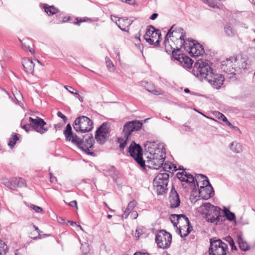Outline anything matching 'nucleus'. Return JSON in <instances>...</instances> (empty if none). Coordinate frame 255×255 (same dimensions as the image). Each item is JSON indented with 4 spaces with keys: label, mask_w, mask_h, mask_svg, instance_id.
I'll return each mask as SVG.
<instances>
[{
    "label": "nucleus",
    "mask_w": 255,
    "mask_h": 255,
    "mask_svg": "<svg viewBox=\"0 0 255 255\" xmlns=\"http://www.w3.org/2000/svg\"><path fill=\"white\" fill-rule=\"evenodd\" d=\"M136 205V202L135 200H133L128 204V206L126 209V210L124 211L123 214L122 216V217L123 219L124 218H127V217L128 216V214L130 213L129 211H132Z\"/></svg>",
    "instance_id": "nucleus-28"
},
{
    "label": "nucleus",
    "mask_w": 255,
    "mask_h": 255,
    "mask_svg": "<svg viewBox=\"0 0 255 255\" xmlns=\"http://www.w3.org/2000/svg\"><path fill=\"white\" fill-rule=\"evenodd\" d=\"M197 192L198 197L200 199L207 200L214 195V190L212 186H197Z\"/></svg>",
    "instance_id": "nucleus-12"
},
{
    "label": "nucleus",
    "mask_w": 255,
    "mask_h": 255,
    "mask_svg": "<svg viewBox=\"0 0 255 255\" xmlns=\"http://www.w3.org/2000/svg\"><path fill=\"white\" fill-rule=\"evenodd\" d=\"M153 184L154 189L156 190L157 195H163L167 193L168 185H164V183Z\"/></svg>",
    "instance_id": "nucleus-22"
},
{
    "label": "nucleus",
    "mask_w": 255,
    "mask_h": 255,
    "mask_svg": "<svg viewBox=\"0 0 255 255\" xmlns=\"http://www.w3.org/2000/svg\"><path fill=\"white\" fill-rule=\"evenodd\" d=\"M21 127L27 133L29 132V131L31 130L30 128H31L30 125H29V123L28 124H25L23 126H21Z\"/></svg>",
    "instance_id": "nucleus-58"
},
{
    "label": "nucleus",
    "mask_w": 255,
    "mask_h": 255,
    "mask_svg": "<svg viewBox=\"0 0 255 255\" xmlns=\"http://www.w3.org/2000/svg\"><path fill=\"white\" fill-rule=\"evenodd\" d=\"M230 149L235 153H240L242 149V145L240 143H236L235 144L234 142L230 144Z\"/></svg>",
    "instance_id": "nucleus-34"
},
{
    "label": "nucleus",
    "mask_w": 255,
    "mask_h": 255,
    "mask_svg": "<svg viewBox=\"0 0 255 255\" xmlns=\"http://www.w3.org/2000/svg\"><path fill=\"white\" fill-rule=\"evenodd\" d=\"M184 176L186 177V179L185 178V181H184V182L190 184L192 188L193 187H196V186H198V182L197 180H196L195 182V178L192 174L189 173L185 172Z\"/></svg>",
    "instance_id": "nucleus-25"
},
{
    "label": "nucleus",
    "mask_w": 255,
    "mask_h": 255,
    "mask_svg": "<svg viewBox=\"0 0 255 255\" xmlns=\"http://www.w3.org/2000/svg\"><path fill=\"white\" fill-rule=\"evenodd\" d=\"M30 208L32 209L36 213H39L43 212V209L41 207L34 204H31Z\"/></svg>",
    "instance_id": "nucleus-48"
},
{
    "label": "nucleus",
    "mask_w": 255,
    "mask_h": 255,
    "mask_svg": "<svg viewBox=\"0 0 255 255\" xmlns=\"http://www.w3.org/2000/svg\"><path fill=\"white\" fill-rule=\"evenodd\" d=\"M178 224H173L174 229L176 233L182 238L186 237L193 230V227L191 224H183L178 226Z\"/></svg>",
    "instance_id": "nucleus-15"
},
{
    "label": "nucleus",
    "mask_w": 255,
    "mask_h": 255,
    "mask_svg": "<svg viewBox=\"0 0 255 255\" xmlns=\"http://www.w3.org/2000/svg\"><path fill=\"white\" fill-rule=\"evenodd\" d=\"M191 192V194L190 197V200L192 203H195L196 201L199 199L200 198L198 197V195H197V189L196 187H193Z\"/></svg>",
    "instance_id": "nucleus-33"
},
{
    "label": "nucleus",
    "mask_w": 255,
    "mask_h": 255,
    "mask_svg": "<svg viewBox=\"0 0 255 255\" xmlns=\"http://www.w3.org/2000/svg\"><path fill=\"white\" fill-rule=\"evenodd\" d=\"M94 124L93 121L88 117L81 116L77 117L73 124V127L78 133H87L91 131Z\"/></svg>",
    "instance_id": "nucleus-4"
},
{
    "label": "nucleus",
    "mask_w": 255,
    "mask_h": 255,
    "mask_svg": "<svg viewBox=\"0 0 255 255\" xmlns=\"http://www.w3.org/2000/svg\"><path fill=\"white\" fill-rule=\"evenodd\" d=\"M75 20L76 21H75L74 22H72V23H73L74 24L77 25H80L82 22H87L88 21H91V18L87 17H78L75 18Z\"/></svg>",
    "instance_id": "nucleus-37"
},
{
    "label": "nucleus",
    "mask_w": 255,
    "mask_h": 255,
    "mask_svg": "<svg viewBox=\"0 0 255 255\" xmlns=\"http://www.w3.org/2000/svg\"><path fill=\"white\" fill-rule=\"evenodd\" d=\"M123 136L125 138V141L122 142V143H120V144L119 145V150L121 151H123V153H124V150L125 148V147H126V145H127V144L128 143V142L129 140L130 137H126V136Z\"/></svg>",
    "instance_id": "nucleus-40"
},
{
    "label": "nucleus",
    "mask_w": 255,
    "mask_h": 255,
    "mask_svg": "<svg viewBox=\"0 0 255 255\" xmlns=\"http://www.w3.org/2000/svg\"><path fill=\"white\" fill-rule=\"evenodd\" d=\"M116 24L117 25V26H118V27L122 31H128V27H127L128 29H127L126 27H125V28H123V27L121 26V25L122 24V22H119V23H118L117 22H116Z\"/></svg>",
    "instance_id": "nucleus-62"
},
{
    "label": "nucleus",
    "mask_w": 255,
    "mask_h": 255,
    "mask_svg": "<svg viewBox=\"0 0 255 255\" xmlns=\"http://www.w3.org/2000/svg\"><path fill=\"white\" fill-rule=\"evenodd\" d=\"M32 228L34 229V233H31L30 234V237L32 239L37 240L38 239H40L45 236H49V235L48 234H45L43 235H41V234L42 233V232L40 231L38 228L37 227H36L35 225H33L32 226Z\"/></svg>",
    "instance_id": "nucleus-26"
},
{
    "label": "nucleus",
    "mask_w": 255,
    "mask_h": 255,
    "mask_svg": "<svg viewBox=\"0 0 255 255\" xmlns=\"http://www.w3.org/2000/svg\"><path fill=\"white\" fill-rule=\"evenodd\" d=\"M165 51L169 55H171L172 60H179V57H177V54L181 52V47L173 48L168 43H164Z\"/></svg>",
    "instance_id": "nucleus-17"
},
{
    "label": "nucleus",
    "mask_w": 255,
    "mask_h": 255,
    "mask_svg": "<svg viewBox=\"0 0 255 255\" xmlns=\"http://www.w3.org/2000/svg\"><path fill=\"white\" fill-rule=\"evenodd\" d=\"M186 32H182L180 36L179 39L181 40V48L184 47L192 57H198L202 56L205 53L203 46L199 43L197 40L192 38L185 39Z\"/></svg>",
    "instance_id": "nucleus-3"
},
{
    "label": "nucleus",
    "mask_w": 255,
    "mask_h": 255,
    "mask_svg": "<svg viewBox=\"0 0 255 255\" xmlns=\"http://www.w3.org/2000/svg\"><path fill=\"white\" fill-rule=\"evenodd\" d=\"M129 156L132 157L142 170L145 169V161L143 158V149L139 144L132 141L128 148Z\"/></svg>",
    "instance_id": "nucleus-5"
},
{
    "label": "nucleus",
    "mask_w": 255,
    "mask_h": 255,
    "mask_svg": "<svg viewBox=\"0 0 255 255\" xmlns=\"http://www.w3.org/2000/svg\"><path fill=\"white\" fill-rule=\"evenodd\" d=\"M158 14L157 13H153L150 17L151 20H155L158 16Z\"/></svg>",
    "instance_id": "nucleus-64"
},
{
    "label": "nucleus",
    "mask_w": 255,
    "mask_h": 255,
    "mask_svg": "<svg viewBox=\"0 0 255 255\" xmlns=\"http://www.w3.org/2000/svg\"><path fill=\"white\" fill-rule=\"evenodd\" d=\"M172 163L171 162L167 161L165 162L164 163H163V166H161L162 169L160 170V172H169V173H171V176L173 175V172H171V170H172Z\"/></svg>",
    "instance_id": "nucleus-30"
},
{
    "label": "nucleus",
    "mask_w": 255,
    "mask_h": 255,
    "mask_svg": "<svg viewBox=\"0 0 255 255\" xmlns=\"http://www.w3.org/2000/svg\"><path fill=\"white\" fill-rule=\"evenodd\" d=\"M63 126V124H62L61 123L55 124L54 125V128H55V132H56L57 130L61 129Z\"/></svg>",
    "instance_id": "nucleus-60"
},
{
    "label": "nucleus",
    "mask_w": 255,
    "mask_h": 255,
    "mask_svg": "<svg viewBox=\"0 0 255 255\" xmlns=\"http://www.w3.org/2000/svg\"><path fill=\"white\" fill-rule=\"evenodd\" d=\"M227 241L229 242V243L231 247L232 250H237V247L235 245V243H234V242L233 239L230 236L228 237L227 238Z\"/></svg>",
    "instance_id": "nucleus-47"
},
{
    "label": "nucleus",
    "mask_w": 255,
    "mask_h": 255,
    "mask_svg": "<svg viewBox=\"0 0 255 255\" xmlns=\"http://www.w3.org/2000/svg\"><path fill=\"white\" fill-rule=\"evenodd\" d=\"M158 32V29H156L152 25H148L146 29V32L144 37H149L150 38H154V34H156V32Z\"/></svg>",
    "instance_id": "nucleus-29"
},
{
    "label": "nucleus",
    "mask_w": 255,
    "mask_h": 255,
    "mask_svg": "<svg viewBox=\"0 0 255 255\" xmlns=\"http://www.w3.org/2000/svg\"><path fill=\"white\" fill-rule=\"evenodd\" d=\"M158 154L154 153L153 157L150 160H147V162L149 165H146L148 168L153 169H158L160 167L163 166L165 158V156L163 155H161L159 158H158Z\"/></svg>",
    "instance_id": "nucleus-13"
},
{
    "label": "nucleus",
    "mask_w": 255,
    "mask_h": 255,
    "mask_svg": "<svg viewBox=\"0 0 255 255\" xmlns=\"http://www.w3.org/2000/svg\"><path fill=\"white\" fill-rule=\"evenodd\" d=\"M17 183H18V187L26 186L25 180L22 178H17Z\"/></svg>",
    "instance_id": "nucleus-50"
},
{
    "label": "nucleus",
    "mask_w": 255,
    "mask_h": 255,
    "mask_svg": "<svg viewBox=\"0 0 255 255\" xmlns=\"http://www.w3.org/2000/svg\"><path fill=\"white\" fill-rule=\"evenodd\" d=\"M124 2L131 5H136L135 0H125Z\"/></svg>",
    "instance_id": "nucleus-63"
},
{
    "label": "nucleus",
    "mask_w": 255,
    "mask_h": 255,
    "mask_svg": "<svg viewBox=\"0 0 255 255\" xmlns=\"http://www.w3.org/2000/svg\"><path fill=\"white\" fill-rule=\"evenodd\" d=\"M177 57H179V59L176 60L179 62L181 65L183 67L189 69L192 68L194 61L188 56L179 52L177 54Z\"/></svg>",
    "instance_id": "nucleus-16"
},
{
    "label": "nucleus",
    "mask_w": 255,
    "mask_h": 255,
    "mask_svg": "<svg viewBox=\"0 0 255 255\" xmlns=\"http://www.w3.org/2000/svg\"><path fill=\"white\" fill-rule=\"evenodd\" d=\"M65 88L71 94L73 95H78V91L76 90L73 88L72 87L69 86H65Z\"/></svg>",
    "instance_id": "nucleus-51"
},
{
    "label": "nucleus",
    "mask_w": 255,
    "mask_h": 255,
    "mask_svg": "<svg viewBox=\"0 0 255 255\" xmlns=\"http://www.w3.org/2000/svg\"><path fill=\"white\" fill-rule=\"evenodd\" d=\"M230 211V207H227L226 206H223V209L222 210L221 209V210L220 212L221 216L224 215V214H226L227 212H229Z\"/></svg>",
    "instance_id": "nucleus-55"
},
{
    "label": "nucleus",
    "mask_w": 255,
    "mask_h": 255,
    "mask_svg": "<svg viewBox=\"0 0 255 255\" xmlns=\"http://www.w3.org/2000/svg\"><path fill=\"white\" fill-rule=\"evenodd\" d=\"M209 255H227L228 251V245L220 239L215 238L210 240Z\"/></svg>",
    "instance_id": "nucleus-7"
},
{
    "label": "nucleus",
    "mask_w": 255,
    "mask_h": 255,
    "mask_svg": "<svg viewBox=\"0 0 255 255\" xmlns=\"http://www.w3.org/2000/svg\"><path fill=\"white\" fill-rule=\"evenodd\" d=\"M57 115L59 118H60L63 120V121L64 122L63 124H65L67 122V120H68L67 118L66 117V116L63 115L61 112H59V111L57 113Z\"/></svg>",
    "instance_id": "nucleus-53"
},
{
    "label": "nucleus",
    "mask_w": 255,
    "mask_h": 255,
    "mask_svg": "<svg viewBox=\"0 0 255 255\" xmlns=\"http://www.w3.org/2000/svg\"><path fill=\"white\" fill-rule=\"evenodd\" d=\"M169 173L160 172L154 178L153 184L164 183V185H168L169 181Z\"/></svg>",
    "instance_id": "nucleus-18"
},
{
    "label": "nucleus",
    "mask_w": 255,
    "mask_h": 255,
    "mask_svg": "<svg viewBox=\"0 0 255 255\" xmlns=\"http://www.w3.org/2000/svg\"><path fill=\"white\" fill-rule=\"evenodd\" d=\"M57 219L58 223H77L76 222L68 220H67V222H66L62 217L57 218Z\"/></svg>",
    "instance_id": "nucleus-52"
},
{
    "label": "nucleus",
    "mask_w": 255,
    "mask_h": 255,
    "mask_svg": "<svg viewBox=\"0 0 255 255\" xmlns=\"http://www.w3.org/2000/svg\"><path fill=\"white\" fill-rule=\"evenodd\" d=\"M69 21V16H63L61 20H59V21H57V23H62L67 22Z\"/></svg>",
    "instance_id": "nucleus-57"
},
{
    "label": "nucleus",
    "mask_w": 255,
    "mask_h": 255,
    "mask_svg": "<svg viewBox=\"0 0 255 255\" xmlns=\"http://www.w3.org/2000/svg\"><path fill=\"white\" fill-rule=\"evenodd\" d=\"M81 250L84 254L86 255L90 251L89 245L87 243H81Z\"/></svg>",
    "instance_id": "nucleus-41"
},
{
    "label": "nucleus",
    "mask_w": 255,
    "mask_h": 255,
    "mask_svg": "<svg viewBox=\"0 0 255 255\" xmlns=\"http://www.w3.org/2000/svg\"><path fill=\"white\" fill-rule=\"evenodd\" d=\"M22 64L24 71L28 74H32L34 72V63L29 58H24L22 60Z\"/></svg>",
    "instance_id": "nucleus-19"
},
{
    "label": "nucleus",
    "mask_w": 255,
    "mask_h": 255,
    "mask_svg": "<svg viewBox=\"0 0 255 255\" xmlns=\"http://www.w3.org/2000/svg\"><path fill=\"white\" fill-rule=\"evenodd\" d=\"M185 172L186 171L179 172L176 174L177 178L181 182H184L185 180V178L183 177L184 176Z\"/></svg>",
    "instance_id": "nucleus-49"
},
{
    "label": "nucleus",
    "mask_w": 255,
    "mask_h": 255,
    "mask_svg": "<svg viewBox=\"0 0 255 255\" xmlns=\"http://www.w3.org/2000/svg\"><path fill=\"white\" fill-rule=\"evenodd\" d=\"M155 240L159 248L166 249L171 245L172 236L165 230H160L156 233Z\"/></svg>",
    "instance_id": "nucleus-9"
},
{
    "label": "nucleus",
    "mask_w": 255,
    "mask_h": 255,
    "mask_svg": "<svg viewBox=\"0 0 255 255\" xmlns=\"http://www.w3.org/2000/svg\"><path fill=\"white\" fill-rule=\"evenodd\" d=\"M195 176L197 178L200 176L201 178L203 179L202 182L203 185L204 186H212L210 183L209 179L206 175L202 174H196Z\"/></svg>",
    "instance_id": "nucleus-38"
},
{
    "label": "nucleus",
    "mask_w": 255,
    "mask_h": 255,
    "mask_svg": "<svg viewBox=\"0 0 255 255\" xmlns=\"http://www.w3.org/2000/svg\"><path fill=\"white\" fill-rule=\"evenodd\" d=\"M142 126L143 122L137 120L127 122L123 126L122 134L124 136L130 137L133 132L139 131Z\"/></svg>",
    "instance_id": "nucleus-10"
},
{
    "label": "nucleus",
    "mask_w": 255,
    "mask_h": 255,
    "mask_svg": "<svg viewBox=\"0 0 255 255\" xmlns=\"http://www.w3.org/2000/svg\"><path fill=\"white\" fill-rule=\"evenodd\" d=\"M204 3L207 4L209 6L213 8H219L218 5L214 2V0H201Z\"/></svg>",
    "instance_id": "nucleus-45"
},
{
    "label": "nucleus",
    "mask_w": 255,
    "mask_h": 255,
    "mask_svg": "<svg viewBox=\"0 0 255 255\" xmlns=\"http://www.w3.org/2000/svg\"><path fill=\"white\" fill-rule=\"evenodd\" d=\"M192 73L201 81L203 79L207 80L212 87L217 90L222 87L225 81L223 75L215 73L213 69L201 60L195 63Z\"/></svg>",
    "instance_id": "nucleus-1"
},
{
    "label": "nucleus",
    "mask_w": 255,
    "mask_h": 255,
    "mask_svg": "<svg viewBox=\"0 0 255 255\" xmlns=\"http://www.w3.org/2000/svg\"><path fill=\"white\" fill-rule=\"evenodd\" d=\"M233 59H234L235 61H236L237 60L236 57L233 58L232 57H230L229 58H227L226 61H223L222 63V69L225 71L226 68L228 65L232 66Z\"/></svg>",
    "instance_id": "nucleus-35"
},
{
    "label": "nucleus",
    "mask_w": 255,
    "mask_h": 255,
    "mask_svg": "<svg viewBox=\"0 0 255 255\" xmlns=\"http://www.w3.org/2000/svg\"><path fill=\"white\" fill-rule=\"evenodd\" d=\"M179 130L182 133H184L185 132L191 131L192 128L190 126L183 125L180 127Z\"/></svg>",
    "instance_id": "nucleus-44"
},
{
    "label": "nucleus",
    "mask_w": 255,
    "mask_h": 255,
    "mask_svg": "<svg viewBox=\"0 0 255 255\" xmlns=\"http://www.w3.org/2000/svg\"><path fill=\"white\" fill-rule=\"evenodd\" d=\"M110 127L107 122L103 123L95 131V138L98 143L104 144L110 136Z\"/></svg>",
    "instance_id": "nucleus-8"
},
{
    "label": "nucleus",
    "mask_w": 255,
    "mask_h": 255,
    "mask_svg": "<svg viewBox=\"0 0 255 255\" xmlns=\"http://www.w3.org/2000/svg\"><path fill=\"white\" fill-rule=\"evenodd\" d=\"M169 201L170 202V207L172 209L178 208L181 203L179 195L173 185H172L169 193Z\"/></svg>",
    "instance_id": "nucleus-14"
},
{
    "label": "nucleus",
    "mask_w": 255,
    "mask_h": 255,
    "mask_svg": "<svg viewBox=\"0 0 255 255\" xmlns=\"http://www.w3.org/2000/svg\"><path fill=\"white\" fill-rule=\"evenodd\" d=\"M226 220L229 222H233V223H237L235 214L230 211L224 215L221 216L220 222H224Z\"/></svg>",
    "instance_id": "nucleus-23"
},
{
    "label": "nucleus",
    "mask_w": 255,
    "mask_h": 255,
    "mask_svg": "<svg viewBox=\"0 0 255 255\" xmlns=\"http://www.w3.org/2000/svg\"><path fill=\"white\" fill-rule=\"evenodd\" d=\"M43 8L49 16L53 15L60 12L59 9L53 5H49L45 3L43 5Z\"/></svg>",
    "instance_id": "nucleus-24"
},
{
    "label": "nucleus",
    "mask_w": 255,
    "mask_h": 255,
    "mask_svg": "<svg viewBox=\"0 0 255 255\" xmlns=\"http://www.w3.org/2000/svg\"><path fill=\"white\" fill-rule=\"evenodd\" d=\"M19 139L18 134L15 132H13L9 138L8 145L10 146L11 149H12L16 144V142Z\"/></svg>",
    "instance_id": "nucleus-31"
},
{
    "label": "nucleus",
    "mask_w": 255,
    "mask_h": 255,
    "mask_svg": "<svg viewBox=\"0 0 255 255\" xmlns=\"http://www.w3.org/2000/svg\"><path fill=\"white\" fill-rule=\"evenodd\" d=\"M63 134L66 141L71 142L84 153L93 157L97 156L96 153L91 150L94 147L95 142V140L96 139L94 138L93 134H86L83 135L82 137L78 136L73 132L70 123L67 124L65 129L63 130Z\"/></svg>",
    "instance_id": "nucleus-2"
},
{
    "label": "nucleus",
    "mask_w": 255,
    "mask_h": 255,
    "mask_svg": "<svg viewBox=\"0 0 255 255\" xmlns=\"http://www.w3.org/2000/svg\"><path fill=\"white\" fill-rule=\"evenodd\" d=\"M237 239L239 248L242 251L245 252L250 250V246L245 240L242 234H240L237 236Z\"/></svg>",
    "instance_id": "nucleus-21"
},
{
    "label": "nucleus",
    "mask_w": 255,
    "mask_h": 255,
    "mask_svg": "<svg viewBox=\"0 0 255 255\" xmlns=\"http://www.w3.org/2000/svg\"><path fill=\"white\" fill-rule=\"evenodd\" d=\"M224 31L227 36H233L234 35L232 28L229 25H225Z\"/></svg>",
    "instance_id": "nucleus-42"
},
{
    "label": "nucleus",
    "mask_w": 255,
    "mask_h": 255,
    "mask_svg": "<svg viewBox=\"0 0 255 255\" xmlns=\"http://www.w3.org/2000/svg\"><path fill=\"white\" fill-rule=\"evenodd\" d=\"M29 125L31 128L35 131L43 134L48 131L49 127L44 120L38 117L34 119L32 117L29 118Z\"/></svg>",
    "instance_id": "nucleus-11"
},
{
    "label": "nucleus",
    "mask_w": 255,
    "mask_h": 255,
    "mask_svg": "<svg viewBox=\"0 0 255 255\" xmlns=\"http://www.w3.org/2000/svg\"><path fill=\"white\" fill-rule=\"evenodd\" d=\"M184 91L185 93H187V94L189 93L192 95H194V96H198V97L207 98L206 95H203L202 94H200L199 93L191 91L188 88H185L184 90Z\"/></svg>",
    "instance_id": "nucleus-43"
},
{
    "label": "nucleus",
    "mask_w": 255,
    "mask_h": 255,
    "mask_svg": "<svg viewBox=\"0 0 255 255\" xmlns=\"http://www.w3.org/2000/svg\"><path fill=\"white\" fill-rule=\"evenodd\" d=\"M129 212L130 213H129L128 216H129L131 218L136 219L138 216V213L136 211L132 210Z\"/></svg>",
    "instance_id": "nucleus-54"
},
{
    "label": "nucleus",
    "mask_w": 255,
    "mask_h": 255,
    "mask_svg": "<svg viewBox=\"0 0 255 255\" xmlns=\"http://www.w3.org/2000/svg\"><path fill=\"white\" fill-rule=\"evenodd\" d=\"M7 251V246L3 241L0 240V255H5Z\"/></svg>",
    "instance_id": "nucleus-36"
},
{
    "label": "nucleus",
    "mask_w": 255,
    "mask_h": 255,
    "mask_svg": "<svg viewBox=\"0 0 255 255\" xmlns=\"http://www.w3.org/2000/svg\"><path fill=\"white\" fill-rule=\"evenodd\" d=\"M218 118L219 120H222L224 122H227V118L224 114H223L222 113H221L220 112H218Z\"/></svg>",
    "instance_id": "nucleus-56"
},
{
    "label": "nucleus",
    "mask_w": 255,
    "mask_h": 255,
    "mask_svg": "<svg viewBox=\"0 0 255 255\" xmlns=\"http://www.w3.org/2000/svg\"><path fill=\"white\" fill-rule=\"evenodd\" d=\"M65 202L66 204H68L71 207H75L76 208H77V203L76 200H73L68 203H66L65 201Z\"/></svg>",
    "instance_id": "nucleus-59"
},
{
    "label": "nucleus",
    "mask_w": 255,
    "mask_h": 255,
    "mask_svg": "<svg viewBox=\"0 0 255 255\" xmlns=\"http://www.w3.org/2000/svg\"><path fill=\"white\" fill-rule=\"evenodd\" d=\"M144 39L146 42L148 43L150 45H152L153 43H154L153 40H152V38L149 37H144Z\"/></svg>",
    "instance_id": "nucleus-61"
},
{
    "label": "nucleus",
    "mask_w": 255,
    "mask_h": 255,
    "mask_svg": "<svg viewBox=\"0 0 255 255\" xmlns=\"http://www.w3.org/2000/svg\"><path fill=\"white\" fill-rule=\"evenodd\" d=\"M115 18H118V21L119 22H121V21L123 22H126L128 24L127 27H129V26L131 24L132 21H128V17H118L117 16H114Z\"/></svg>",
    "instance_id": "nucleus-46"
},
{
    "label": "nucleus",
    "mask_w": 255,
    "mask_h": 255,
    "mask_svg": "<svg viewBox=\"0 0 255 255\" xmlns=\"http://www.w3.org/2000/svg\"><path fill=\"white\" fill-rule=\"evenodd\" d=\"M169 219L171 223H179L182 219L184 220L186 223H190L188 218L184 214H171Z\"/></svg>",
    "instance_id": "nucleus-20"
},
{
    "label": "nucleus",
    "mask_w": 255,
    "mask_h": 255,
    "mask_svg": "<svg viewBox=\"0 0 255 255\" xmlns=\"http://www.w3.org/2000/svg\"><path fill=\"white\" fill-rule=\"evenodd\" d=\"M174 26L175 25H173L168 30V32L166 34L167 35H169L170 38L174 37L173 35L174 33H181V34H182V32H184L183 29L181 27L176 28L173 29Z\"/></svg>",
    "instance_id": "nucleus-32"
},
{
    "label": "nucleus",
    "mask_w": 255,
    "mask_h": 255,
    "mask_svg": "<svg viewBox=\"0 0 255 255\" xmlns=\"http://www.w3.org/2000/svg\"><path fill=\"white\" fill-rule=\"evenodd\" d=\"M202 206L205 208L206 213L205 215V218L207 222L211 223H217L220 222L221 217L220 214L221 208L214 206L210 203H204Z\"/></svg>",
    "instance_id": "nucleus-6"
},
{
    "label": "nucleus",
    "mask_w": 255,
    "mask_h": 255,
    "mask_svg": "<svg viewBox=\"0 0 255 255\" xmlns=\"http://www.w3.org/2000/svg\"><path fill=\"white\" fill-rule=\"evenodd\" d=\"M17 183V178H13L5 181L3 184L9 189L14 190L18 187V183Z\"/></svg>",
    "instance_id": "nucleus-27"
},
{
    "label": "nucleus",
    "mask_w": 255,
    "mask_h": 255,
    "mask_svg": "<svg viewBox=\"0 0 255 255\" xmlns=\"http://www.w3.org/2000/svg\"><path fill=\"white\" fill-rule=\"evenodd\" d=\"M106 63L108 70L110 72H113L115 70V66L111 60V59L108 57H106Z\"/></svg>",
    "instance_id": "nucleus-39"
}]
</instances>
